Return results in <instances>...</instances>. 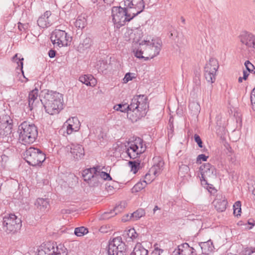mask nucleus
<instances>
[{"mask_svg": "<svg viewBox=\"0 0 255 255\" xmlns=\"http://www.w3.org/2000/svg\"><path fill=\"white\" fill-rule=\"evenodd\" d=\"M148 107L147 97L144 95H139L133 97L129 105L119 104L115 105L114 109L127 112L128 118L132 122H135L146 115Z\"/></svg>", "mask_w": 255, "mask_h": 255, "instance_id": "1", "label": "nucleus"}, {"mask_svg": "<svg viewBox=\"0 0 255 255\" xmlns=\"http://www.w3.org/2000/svg\"><path fill=\"white\" fill-rule=\"evenodd\" d=\"M162 43L160 39L144 40L139 43V46L134 51L135 56L146 61L152 59L159 54Z\"/></svg>", "mask_w": 255, "mask_h": 255, "instance_id": "2", "label": "nucleus"}, {"mask_svg": "<svg viewBox=\"0 0 255 255\" xmlns=\"http://www.w3.org/2000/svg\"><path fill=\"white\" fill-rule=\"evenodd\" d=\"M45 111L49 114H57L63 109V96L58 92L47 90L40 99Z\"/></svg>", "mask_w": 255, "mask_h": 255, "instance_id": "3", "label": "nucleus"}, {"mask_svg": "<svg viewBox=\"0 0 255 255\" xmlns=\"http://www.w3.org/2000/svg\"><path fill=\"white\" fill-rule=\"evenodd\" d=\"M19 140L23 144L32 143L38 135L37 128L33 124L24 121L18 127Z\"/></svg>", "mask_w": 255, "mask_h": 255, "instance_id": "4", "label": "nucleus"}, {"mask_svg": "<svg viewBox=\"0 0 255 255\" xmlns=\"http://www.w3.org/2000/svg\"><path fill=\"white\" fill-rule=\"evenodd\" d=\"M22 226L21 219L14 214H6L2 218V230L7 234H15L18 232Z\"/></svg>", "mask_w": 255, "mask_h": 255, "instance_id": "5", "label": "nucleus"}, {"mask_svg": "<svg viewBox=\"0 0 255 255\" xmlns=\"http://www.w3.org/2000/svg\"><path fill=\"white\" fill-rule=\"evenodd\" d=\"M112 16L114 24L117 28L125 25L127 22L133 18L125 6H114L112 9Z\"/></svg>", "mask_w": 255, "mask_h": 255, "instance_id": "6", "label": "nucleus"}, {"mask_svg": "<svg viewBox=\"0 0 255 255\" xmlns=\"http://www.w3.org/2000/svg\"><path fill=\"white\" fill-rule=\"evenodd\" d=\"M24 158L32 166L40 165L46 158L45 154L39 149L30 147L24 152Z\"/></svg>", "mask_w": 255, "mask_h": 255, "instance_id": "7", "label": "nucleus"}, {"mask_svg": "<svg viewBox=\"0 0 255 255\" xmlns=\"http://www.w3.org/2000/svg\"><path fill=\"white\" fill-rule=\"evenodd\" d=\"M125 147L127 153L131 159L136 158L145 150V147L143 146L142 139L139 137L133 141L128 142Z\"/></svg>", "mask_w": 255, "mask_h": 255, "instance_id": "8", "label": "nucleus"}, {"mask_svg": "<svg viewBox=\"0 0 255 255\" xmlns=\"http://www.w3.org/2000/svg\"><path fill=\"white\" fill-rule=\"evenodd\" d=\"M219 68L218 60L214 58L210 59L204 67V77L208 83L212 84L216 80V72Z\"/></svg>", "mask_w": 255, "mask_h": 255, "instance_id": "9", "label": "nucleus"}, {"mask_svg": "<svg viewBox=\"0 0 255 255\" xmlns=\"http://www.w3.org/2000/svg\"><path fill=\"white\" fill-rule=\"evenodd\" d=\"M50 39L54 45L61 47L67 46L71 37L64 30L56 29L52 32Z\"/></svg>", "mask_w": 255, "mask_h": 255, "instance_id": "10", "label": "nucleus"}, {"mask_svg": "<svg viewBox=\"0 0 255 255\" xmlns=\"http://www.w3.org/2000/svg\"><path fill=\"white\" fill-rule=\"evenodd\" d=\"M124 5L133 18L144 8L143 0H124Z\"/></svg>", "mask_w": 255, "mask_h": 255, "instance_id": "11", "label": "nucleus"}, {"mask_svg": "<svg viewBox=\"0 0 255 255\" xmlns=\"http://www.w3.org/2000/svg\"><path fill=\"white\" fill-rule=\"evenodd\" d=\"M96 171V167L86 169L83 171L84 180L91 187H97L102 184Z\"/></svg>", "mask_w": 255, "mask_h": 255, "instance_id": "12", "label": "nucleus"}, {"mask_svg": "<svg viewBox=\"0 0 255 255\" xmlns=\"http://www.w3.org/2000/svg\"><path fill=\"white\" fill-rule=\"evenodd\" d=\"M66 249L62 244L50 245L48 247L39 250L37 255H67Z\"/></svg>", "mask_w": 255, "mask_h": 255, "instance_id": "13", "label": "nucleus"}, {"mask_svg": "<svg viewBox=\"0 0 255 255\" xmlns=\"http://www.w3.org/2000/svg\"><path fill=\"white\" fill-rule=\"evenodd\" d=\"M200 172L201 175L200 180L202 185H207L208 178L214 177L216 174L215 168L209 163L202 165L200 167Z\"/></svg>", "mask_w": 255, "mask_h": 255, "instance_id": "14", "label": "nucleus"}, {"mask_svg": "<svg viewBox=\"0 0 255 255\" xmlns=\"http://www.w3.org/2000/svg\"><path fill=\"white\" fill-rule=\"evenodd\" d=\"M241 42L248 48L251 54H255V36L247 31L243 32L240 35Z\"/></svg>", "mask_w": 255, "mask_h": 255, "instance_id": "15", "label": "nucleus"}, {"mask_svg": "<svg viewBox=\"0 0 255 255\" xmlns=\"http://www.w3.org/2000/svg\"><path fill=\"white\" fill-rule=\"evenodd\" d=\"M67 151H69L71 156L76 160L83 158L85 155L84 149L81 145L71 144L66 146Z\"/></svg>", "mask_w": 255, "mask_h": 255, "instance_id": "16", "label": "nucleus"}, {"mask_svg": "<svg viewBox=\"0 0 255 255\" xmlns=\"http://www.w3.org/2000/svg\"><path fill=\"white\" fill-rule=\"evenodd\" d=\"M66 126V132L68 134H71L74 131H77L80 129V123L78 118L72 117L67 120L64 124Z\"/></svg>", "mask_w": 255, "mask_h": 255, "instance_id": "17", "label": "nucleus"}, {"mask_svg": "<svg viewBox=\"0 0 255 255\" xmlns=\"http://www.w3.org/2000/svg\"><path fill=\"white\" fill-rule=\"evenodd\" d=\"M174 255H196L195 250L185 243L178 246L174 252Z\"/></svg>", "mask_w": 255, "mask_h": 255, "instance_id": "18", "label": "nucleus"}, {"mask_svg": "<svg viewBox=\"0 0 255 255\" xmlns=\"http://www.w3.org/2000/svg\"><path fill=\"white\" fill-rule=\"evenodd\" d=\"M51 12L50 11H46L38 19L37 22L38 25L42 28H47L52 24L51 20Z\"/></svg>", "mask_w": 255, "mask_h": 255, "instance_id": "19", "label": "nucleus"}, {"mask_svg": "<svg viewBox=\"0 0 255 255\" xmlns=\"http://www.w3.org/2000/svg\"><path fill=\"white\" fill-rule=\"evenodd\" d=\"M123 243L121 237L114 238L112 241L109 242L108 249V255H114V253L116 252V247H118Z\"/></svg>", "mask_w": 255, "mask_h": 255, "instance_id": "20", "label": "nucleus"}, {"mask_svg": "<svg viewBox=\"0 0 255 255\" xmlns=\"http://www.w3.org/2000/svg\"><path fill=\"white\" fill-rule=\"evenodd\" d=\"M126 203L125 202H122L119 205L116 206L115 208L111 210L110 212H105L102 215L103 219H108L114 216L117 215L118 213L122 212L123 209L125 208Z\"/></svg>", "mask_w": 255, "mask_h": 255, "instance_id": "21", "label": "nucleus"}, {"mask_svg": "<svg viewBox=\"0 0 255 255\" xmlns=\"http://www.w3.org/2000/svg\"><path fill=\"white\" fill-rule=\"evenodd\" d=\"M213 203L215 208L219 212H222L226 210L228 203L225 197L222 196H221L220 198H218V197H217V198L214 200Z\"/></svg>", "mask_w": 255, "mask_h": 255, "instance_id": "22", "label": "nucleus"}, {"mask_svg": "<svg viewBox=\"0 0 255 255\" xmlns=\"http://www.w3.org/2000/svg\"><path fill=\"white\" fill-rule=\"evenodd\" d=\"M128 33L130 34V39H132L135 42H138L143 35L142 28L141 27L131 29L128 31Z\"/></svg>", "mask_w": 255, "mask_h": 255, "instance_id": "23", "label": "nucleus"}, {"mask_svg": "<svg viewBox=\"0 0 255 255\" xmlns=\"http://www.w3.org/2000/svg\"><path fill=\"white\" fill-rule=\"evenodd\" d=\"M92 44V39L90 37H86L80 43L77 47V50L80 53H84L87 50L89 49Z\"/></svg>", "mask_w": 255, "mask_h": 255, "instance_id": "24", "label": "nucleus"}, {"mask_svg": "<svg viewBox=\"0 0 255 255\" xmlns=\"http://www.w3.org/2000/svg\"><path fill=\"white\" fill-rule=\"evenodd\" d=\"M35 205L37 209L42 212H45L48 210L50 206L48 199L40 198H39L36 200Z\"/></svg>", "mask_w": 255, "mask_h": 255, "instance_id": "25", "label": "nucleus"}, {"mask_svg": "<svg viewBox=\"0 0 255 255\" xmlns=\"http://www.w3.org/2000/svg\"><path fill=\"white\" fill-rule=\"evenodd\" d=\"M79 81L87 86H94L96 79L91 75H85L79 77Z\"/></svg>", "mask_w": 255, "mask_h": 255, "instance_id": "26", "label": "nucleus"}, {"mask_svg": "<svg viewBox=\"0 0 255 255\" xmlns=\"http://www.w3.org/2000/svg\"><path fill=\"white\" fill-rule=\"evenodd\" d=\"M200 246L202 250V253L204 254L208 255L212 252L214 249V246L211 240L201 243Z\"/></svg>", "mask_w": 255, "mask_h": 255, "instance_id": "27", "label": "nucleus"}, {"mask_svg": "<svg viewBox=\"0 0 255 255\" xmlns=\"http://www.w3.org/2000/svg\"><path fill=\"white\" fill-rule=\"evenodd\" d=\"M87 17L86 14L79 15L75 22V26L79 29L84 28L87 25Z\"/></svg>", "mask_w": 255, "mask_h": 255, "instance_id": "28", "label": "nucleus"}, {"mask_svg": "<svg viewBox=\"0 0 255 255\" xmlns=\"http://www.w3.org/2000/svg\"><path fill=\"white\" fill-rule=\"evenodd\" d=\"M148 252L141 244H137L130 255H148Z\"/></svg>", "mask_w": 255, "mask_h": 255, "instance_id": "29", "label": "nucleus"}, {"mask_svg": "<svg viewBox=\"0 0 255 255\" xmlns=\"http://www.w3.org/2000/svg\"><path fill=\"white\" fill-rule=\"evenodd\" d=\"M38 90L35 88L30 92L28 95V105L31 110L34 107V103L35 100H37Z\"/></svg>", "mask_w": 255, "mask_h": 255, "instance_id": "30", "label": "nucleus"}, {"mask_svg": "<svg viewBox=\"0 0 255 255\" xmlns=\"http://www.w3.org/2000/svg\"><path fill=\"white\" fill-rule=\"evenodd\" d=\"M163 165V161H159L157 164L154 165L150 169L149 173L153 174L155 176H158L162 170Z\"/></svg>", "mask_w": 255, "mask_h": 255, "instance_id": "31", "label": "nucleus"}, {"mask_svg": "<svg viewBox=\"0 0 255 255\" xmlns=\"http://www.w3.org/2000/svg\"><path fill=\"white\" fill-rule=\"evenodd\" d=\"M123 236L124 238H126V239L129 238V239L133 240L137 237V234L134 229L131 228L125 230Z\"/></svg>", "mask_w": 255, "mask_h": 255, "instance_id": "32", "label": "nucleus"}, {"mask_svg": "<svg viewBox=\"0 0 255 255\" xmlns=\"http://www.w3.org/2000/svg\"><path fill=\"white\" fill-rule=\"evenodd\" d=\"M12 125H2L0 124V134L6 136L11 132Z\"/></svg>", "mask_w": 255, "mask_h": 255, "instance_id": "33", "label": "nucleus"}, {"mask_svg": "<svg viewBox=\"0 0 255 255\" xmlns=\"http://www.w3.org/2000/svg\"><path fill=\"white\" fill-rule=\"evenodd\" d=\"M96 169H97L96 173L99 175L98 176H99V179L101 183H102V182L104 180H112V178L110 176V175L109 174H108L105 172L100 171V166H96Z\"/></svg>", "mask_w": 255, "mask_h": 255, "instance_id": "34", "label": "nucleus"}, {"mask_svg": "<svg viewBox=\"0 0 255 255\" xmlns=\"http://www.w3.org/2000/svg\"><path fill=\"white\" fill-rule=\"evenodd\" d=\"M145 215V211L142 209H139L131 214L129 219L132 221H136Z\"/></svg>", "mask_w": 255, "mask_h": 255, "instance_id": "35", "label": "nucleus"}, {"mask_svg": "<svg viewBox=\"0 0 255 255\" xmlns=\"http://www.w3.org/2000/svg\"><path fill=\"white\" fill-rule=\"evenodd\" d=\"M24 59L23 57H21V56H18V54H16L12 58V60L14 63H16L17 66V68H19V70L22 72V74L23 75V61Z\"/></svg>", "mask_w": 255, "mask_h": 255, "instance_id": "36", "label": "nucleus"}, {"mask_svg": "<svg viewBox=\"0 0 255 255\" xmlns=\"http://www.w3.org/2000/svg\"><path fill=\"white\" fill-rule=\"evenodd\" d=\"M149 183L150 180H148V181L143 180L141 182H138L133 187L132 189V192H139L141 190L144 189Z\"/></svg>", "mask_w": 255, "mask_h": 255, "instance_id": "37", "label": "nucleus"}, {"mask_svg": "<svg viewBox=\"0 0 255 255\" xmlns=\"http://www.w3.org/2000/svg\"><path fill=\"white\" fill-rule=\"evenodd\" d=\"M190 171L189 167L185 164H181L179 166L178 175L181 177H184L188 174Z\"/></svg>", "mask_w": 255, "mask_h": 255, "instance_id": "38", "label": "nucleus"}, {"mask_svg": "<svg viewBox=\"0 0 255 255\" xmlns=\"http://www.w3.org/2000/svg\"><path fill=\"white\" fill-rule=\"evenodd\" d=\"M140 161L139 160H136L134 161H129L128 162V165L131 168V171L133 172L134 174H135L139 169Z\"/></svg>", "mask_w": 255, "mask_h": 255, "instance_id": "39", "label": "nucleus"}, {"mask_svg": "<svg viewBox=\"0 0 255 255\" xmlns=\"http://www.w3.org/2000/svg\"><path fill=\"white\" fill-rule=\"evenodd\" d=\"M88 233V229L84 227L76 228L74 231V234L78 237L83 236Z\"/></svg>", "mask_w": 255, "mask_h": 255, "instance_id": "40", "label": "nucleus"}, {"mask_svg": "<svg viewBox=\"0 0 255 255\" xmlns=\"http://www.w3.org/2000/svg\"><path fill=\"white\" fill-rule=\"evenodd\" d=\"M0 124L2 125H12V120L9 116L2 115L0 116Z\"/></svg>", "mask_w": 255, "mask_h": 255, "instance_id": "41", "label": "nucleus"}, {"mask_svg": "<svg viewBox=\"0 0 255 255\" xmlns=\"http://www.w3.org/2000/svg\"><path fill=\"white\" fill-rule=\"evenodd\" d=\"M193 91L195 92H197L200 90V87L201 85V81L200 76L199 75H195V77L193 79Z\"/></svg>", "mask_w": 255, "mask_h": 255, "instance_id": "42", "label": "nucleus"}, {"mask_svg": "<svg viewBox=\"0 0 255 255\" xmlns=\"http://www.w3.org/2000/svg\"><path fill=\"white\" fill-rule=\"evenodd\" d=\"M234 214L235 216H238L241 213V202L239 201L235 203L233 205Z\"/></svg>", "mask_w": 255, "mask_h": 255, "instance_id": "43", "label": "nucleus"}, {"mask_svg": "<svg viewBox=\"0 0 255 255\" xmlns=\"http://www.w3.org/2000/svg\"><path fill=\"white\" fill-rule=\"evenodd\" d=\"M228 159L233 164H236L238 163L236 155L231 150L228 153Z\"/></svg>", "mask_w": 255, "mask_h": 255, "instance_id": "44", "label": "nucleus"}, {"mask_svg": "<svg viewBox=\"0 0 255 255\" xmlns=\"http://www.w3.org/2000/svg\"><path fill=\"white\" fill-rule=\"evenodd\" d=\"M189 108L193 112V114H197L199 111L200 106L197 103L192 102L189 103Z\"/></svg>", "mask_w": 255, "mask_h": 255, "instance_id": "45", "label": "nucleus"}, {"mask_svg": "<svg viewBox=\"0 0 255 255\" xmlns=\"http://www.w3.org/2000/svg\"><path fill=\"white\" fill-rule=\"evenodd\" d=\"M168 253L166 251L158 248L155 249L151 253L150 255H168Z\"/></svg>", "mask_w": 255, "mask_h": 255, "instance_id": "46", "label": "nucleus"}, {"mask_svg": "<svg viewBox=\"0 0 255 255\" xmlns=\"http://www.w3.org/2000/svg\"><path fill=\"white\" fill-rule=\"evenodd\" d=\"M245 65L246 67L247 70L249 72L253 71V69H255L254 65L252 63H251L249 60H247L245 62Z\"/></svg>", "mask_w": 255, "mask_h": 255, "instance_id": "47", "label": "nucleus"}, {"mask_svg": "<svg viewBox=\"0 0 255 255\" xmlns=\"http://www.w3.org/2000/svg\"><path fill=\"white\" fill-rule=\"evenodd\" d=\"M208 156H206L204 154L199 155L197 157V163H201L200 161H206L207 160Z\"/></svg>", "mask_w": 255, "mask_h": 255, "instance_id": "48", "label": "nucleus"}, {"mask_svg": "<svg viewBox=\"0 0 255 255\" xmlns=\"http://www.w3.org/2000/svg\"><path fill=\"white\" fill-rule=\"evenodd\" d=\"M195 141L197 142L200 147H202V141L200 136L197 134L194 135Z\"/></svg>", "mask_w": 255, "mask_h": 255, "instance_id": "49", "label": "nucleus"}, {"mask_svg": "<svg viewBox=\"0 0 255 255\" xmlns=\"http://www.w3.org/2000/svg\"><path fill=\"white\" fill-rule=\"evenodd\" d=\"M132 73H128L126 74L123 80L125 83H127L129 81L131 80L133 78V76H132Z\"/></svg>", "mask_w": 255, "mask_h": 255, "instance_id": "50", "label": "nucleus"}, {"mask_svg": "<svg viewBox=\"0 0 255 255\" xmlns=\"http://www.w3.org/2000/svg\"><path fill=\"white\" fill-rule=\"evenodd\" d=\"M56 55V51L53 49H50L48 52V55L50 58H54Z\"/></svg>", "mask_w": 255, "mask_h": 255, "instance_id": "51", "label": "nucleus"}, {"mask_svg": "<svg viewBox=\"0 0 255 255\" xmlns=\"http://www.w3.org/2000/svg\"><path fill=\"white\" fill-rule=\"evenodd\" d=\"M251 101L253 109L254 111H255V96H251Z\"/></svg>", "mask_w": 255, "mask_h": 255, "instance_id": "52", "label": "nucleus"}, {"mask_svg": "<svg viewBox=\"0 0 255 255\" xmlns=\"http://www.w3.org/2000/svg\"><path fill=\"white\" fill-rule=\"evenodd\" d=\"M25 26H26V25L20 22L18 23V28L20 31H22L25 29Z\"/></svg>", "mask_w": 255, "mask_h": 255, "instance_id": "53", "label": "nucleus"}, {"mask_svg": "<svg viewBox=\"0 0 255 255\" xmlns=\"http://www.w3.org/2000/svg\"><path fill=\"white\" fill-rule=\"evenodd\" d=\"M249 75V74L248 72L244 70V71H243V79L245 80H247Z\"/></svg>", "mask_w": 255, "mask_h": 255, "instance_id": "54", "label": "nucleus"}, {"mask_svg": "<svg viewBox=\"0 0 255 255\" xmlns=\"http://www.w3.org/2000/svg\"><path fill=\"white\" fill-rule=\"evenodd\" d=\"M99 231L102 233H107L108 232V230H107L106 227L102 226L100 228Z\"/></svg>", "mask_w": 255, "mask_h": 255, "instance_id": "55", "label": "nucleus"}, {"mask_svg": "<svg viewBox=\"0 0 255 255\" xmlns=\"http://www.w3.org/2000/svg\"><path fill=\"white\" fill-rule=\"evenodd\" d=\"M150 174L151 173H146L145 174V177H144V178H145L144 180L148 181V180H150V182H151V179L149 178Z\"/></svg>", "mask_w": 255, "mask_h": 255, "instance_id": "56", "label": "nucleus"}, {"mask_svg": "<svg viewBox=\"0 0 255 255\" xmlns=\"http://www.w3.org/2000/svg\"><path fill=\"white\" fill-rule=\"evenodd\" d=\"M115 0H104V1L105 3H107V4L111 5Z\"/></svg>", "mask_w": 255, "mask_h": 255, "instance_id": "57", "label": "nucleus"}, {"mask_svg": "<svg viewBox=\"0 0 255 255\" xmlns=\"http://www.w3.org/2000/svg\"><path fill=\"white\" fill-rule=\"evenodd\" d=\"M247 255H255V249L254 250L249 251Z\"/></svg>", "mask_w": 255, "mask_h": 255, "instance_id": "58", "label": "nucleus"}, {"mask_svg": "<svg viewBox=\"0 0 255 255\" xmlns=\"http://www.w3.org/2000/svg\"><path fill=\"white\" fill-rule=\"evenodd\" d=\"M157 210H160V208L157 206H155L153 210L154 213Z\"/></svg>", "mask_w": 255, "mask_h": 255, "instance_id": "59", "label": "nucleus"}, {"mask_svg": "<svg viewBox=\"0 0 255 255\" xmlns=\"http://www.w3.org/2000/svg\"><path fill=\"white\" fill-rule=\"evenodd\" d=\"M251 96H255V87L253 89L251 92Z\"/></svg>", "mask_w": 255, "mask_h": 255, "instance_id": "60", "label": "nucleus"}, {"mask_svg": "<svg viewBox=\"0 0 255 255\" xmlns=\"http://www.w3.org/2000/svg\"><path fill=\"white\" fill-rule=\"evenodd\" d=\"M181 20L183 24L185 23V19L183 16L181 17Z\"/></svg>", "mask_w": 255, "mask_h": 255, "instance_id": "61", "label": "nucleus"}, {"mask_svg": "<svg viewBox=\"0 0 255 255\" xmlns=\"http://www.w3.org/2000/svg\"><path fill=\"white\" fill-rule=\"evenodd\" d=\"M255 221L254 220H252V222L248 221V223L250 225H252V226H254L255 225Z\"/></svg>", "mask_w": 255, "mask_h": 255, "instance_id": "62", "label": "nucleus"}, {"mask_svg": "<svg viewBox=\"0 0 255 255\" xmlns=\"http://www.w3.org/2000/svg\"><path fill=\"white\" fill-rule=\"evenodd\" d=\"M113 186H111V185H109L108 187H107V188L108 189V190H111L112 188H113Z\"/></svg>", "mask_w": 255, "mask_h": 255, "instance_id": "63", "label": "nucleus"}, {"mask_svg": "<svg viewBox=\"0 0 255 255\" xmlns=\"http://www.w3.org/2000/svg\"><path fill=\"white\" fill-rule=\"evenodd\" d=\"M243 78L242 77H239L238 79V81L239 83L242 82Z\"/></svg>", "mask_w": 255, "mask_h": 255, "instance_id": "64", "label": "nucleus"}]
</instances>
